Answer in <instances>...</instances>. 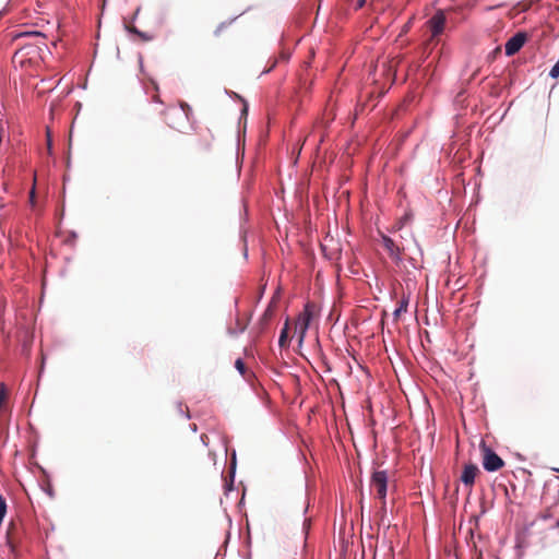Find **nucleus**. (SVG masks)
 <instances>
[{
  "mask_svg": "<svg viewBox=\"0 0 559 559\" xmlns=\"http://www.w3.org/2000/svg\"><path fill=\"white\" fill-rule=\"evenodd\" d=\"M227 25H228V24H226V23H222V24H219V25L217 26V28L215 29L214 34H215L216 36H219V35H221V33H222V32L227 27Z\"/></svg>",
  "mask_w": 559,
  "mask_h": 559,
  "instance_id": "nucleus-16",
  "label": "nucleus"
},
{
  "mask_svg": "<svg viewBox=\"0 0 559 559\" xmlns=\"http://www.w3.org/2000/svg\"><path fill=\"white\" fill-rule=\"evenodd\" d=\"M167 116V123L173 129L179 127L187 120L191 114V107L187 103H181L180 108L169 107L164 112Z\"/></svg>",
  "mask_w": 559,
  "mask_h": 559,
  "instance_id": "nucleus-1",
  "label": "nucleus"
},
{
  "mask_svg": "<svg viewBox=\"0 0 559 559\" xmlns=\"http://www.w3.org/2000/svg\"><path fill=\"white\" fill-rule=\"evenodd\" d=\"M395 66H396V62H383L382 63V73L385 74L388 76V79L391 80V83L394 82V79H395Z\"/></svg>",
  "mask_w": 559,
  "mask_h": 559,
  "instance_id": "nucleus-9",
  "label": "nucleus"
},
{
  "mask_svg": "<svg viewBox=\"0 0 559 559\" xmlns=\"http://www.w3.org/2000/svg\"><path fill=\"white\" fill-rule=\"evenodd\" d=\"M288 333H289V322L286 321L284 328L281 331L278 344L282 348L288 345Z\"/></svg>",
  "mask_w": 559,
  "mask_h": 559,
  "instance_id": "nucleus-10",
  "label": "nucleus"
},
{
  "mask_svg": "<svg viewBox=\"0 0 559 559\" xmlns=\"http://www.w3.org/2000/svg\"><path fill=\"white\" fill-rule=\"evenodd\" d=\"M51 139H50V134H49V131H47V147H48V152L50 153L51 152Z\"/></svg>",
  "mask_w": 559,
  "mask_h": 559,
  "instance_id": "nucleus-19",
  "label": "nucleus"
},
{
  "mask_svg": "<svg viewBox=\"0 0 559 559\" xmlns=\"http://www.w3.org/2000/svg\"><path fill=\"white\" fill-rule=\"evenodd\" d=\"M503 460L491 449L483 447V466L487 472H496L503 467Z\"/></svg>",
  "mask_w": 559,
  "mask_h": 559,
  "instance_id": "nucleus-4",
  "label": "nucleus"
},
{
  "mask_svg": "<svg viewBox=\"0 0 559 559\" xmlns=\"http://www.w3.org/2000/svg\"><path fill=\"white\" fill-rule=\"evenodd\" d=\"M309 527H310V522H309V520L306 519L304 521V530L306 531V533H308Z\"/></svg>",
  "mask_w": 559,
  "mask_h": 559,
  "instance_id": "nucleus-21",
  "label": "nucleus"
},
{
  "mask_svg": "<svg viewBox=\"0 0 559 559\" xmlns=\"http://www.w3.org/2000/svg\"><path fill=\"white\" fill-rule=\"evenodd\" d=\"M365 4H366V0H358L357 3H356L355 9L359 10V9L364 8Z\"/></svg>",
  "mask_w": 559,
  "mask_h": 559,
  "instance_id": "nucleus-18",
  "label": "nucleus"
},
{
  "mask_svg": "<svg viewBox=\"0 0 559 559\" xmlns=\"http://www.w3.org/2000/svg\"><path fill=\"white\" fill-rule=\"evenodd\" d=\"M371 487L376 490L378 499L381 501L382 509H385V498L388 490V474L384 471H377L371 476Z\"/></svg>",
  "mask_w": 559,
  "mask_h": 559,
  "instance_id": "nucleus-3",
  "label": "nucleus"
},
{
  "mask_svg": "<svg viewBox=\"0 0 559 559\" xmlns=\"http://www.w3.org/2000/svg\"><path fill=\"white\" fill-rule=\"evenodd\" d=\"M316 313V305L308 302L306 304L304 311L299 314L297 322H296V331L299 334V343L301 344L304 342V338L307 334V331L310 325V321L312 317Z\"/></svg>",
  "mask_w": 559,
  "mask_h": 559,
  "instance_id": "nucleus-2",
  "label": "nucleus"
},
{
  "mask_svg": "<svg viewBox=\"0 0 559 559\" xmlns=\"http://www.w3.org/2000/svg\"><path fill=\"white\" fill-rule=\"evenodd\" d=\"M527 40V35L524 32H519L512 36L504 46L506 55L511 57L520 51Z\"/></svg>",
  "mask_w": 559,
  "mask_h": 559,
  "instance_id": "nucleus-5",
  "label": "nucleus"
},
{
  "mask_svg": "<svg viewBox=\"0 0 559 559\" xmlns=\"http://www.w3.org/2000/svg\"><path fill=\"white\" fill-rule=\"evenodd\" d=\"M12 527L13 525L11 524L10 527L8 528V532H7V538H8V543L11 544V531H12Z\"/></svg>",
  "mask_w": 559,
  "mask_h": 559,
  "instance_id": "nucleus-20",
  "label": "nucleus"
},
{
  "mask_svg": "<svg viewBox=\"0 0 559 559\" xmlns=\"http://www.w3.org/2000/svg\"><path fill=\"white\" fill-rule=\"evenodd\" d=\"M127 31L135 36L140 33V29L133 25L127 26Z\"/></svg>",
  "mask_w": 559,
  "mask_h": 559,
  "instance_id": "nucleus-17",
  "label": "nucleus"
},
{
  "mask_svg": "<svg viewBox=\"0 0 559 559\" xmlns=\"http://www.w3.org/2000/svg\"><path fill=\"white\" fill-rule=\"evenodd\" d=\"M549 75L554 79L559 78V60L555 63V66L551 68Z\"/></svg>",
  "mask_w": 559,
  "mask_h": 559,
  "instance_id": "nucleus-15",
  "label": "nucleus"
},
{
  "mask_svg": "<svg viewBox=\"0 0 559 559\" xmlns=\"http://www.w3.org/2000/svg\"><path fill=\"white\" fill-rule=\"evenodd\" d=\"M556 471L559 473V468H558V469H556Z\"/></svg>",
  "mask_w": 559,
  "mask_h": 559,
  "instance_id": "nucleus-23",
  "label": "nucleus"
},
{
  "mask_svg": "<svg viewBox=\"0 0 559 559\" xmlns=\"http://www.w3.org/2000/svg\"><path fill=\"white\" fill-rule=\"evenodd\" d=\"M479 474V468L476 464L469 463L465 464L463 467L462 475L460 477V480L464 484L465 487H467L469 490H472L475 478Z\"/></svg>",
  "mask_w": 559,
  "mask_h": 559,
  "instance_id": "nucleus-6",
  "label": "nucleus"
},
{
  "mask_svg": "<svg viewBox=\"0 0 559 559\" xmlns=\"http://www.w3.org/2000/svg\"><path fill=\"white\" fill-rule=\"evenodd\" d=\"M236 325H237V331H231L230 330L231 334H236L237 332H243L246 330V326H247V324L241 322V320L239 318H237V320H236Z\"/></svg>",
  "mask_w": 559,
  "mask_h": 559,
  "instance_id": "nucleus-13",
  "label": "nucleus"
},
{
  "mask_svg": "<svg viewBox=\"0 0 559 559\" xmlns=\"http://www.w3.org/2000/svg\"><path fill=\"white\" fill-rule=\"evenodd\" d=\"M282 59H284L285 61L288 60V55H282Z\"/></svg>",
  "mask_w": 559,
  "mask_h": 559,
  "instance_id": "nucleus-22",
  "label": "nucleus"
},
{
  "mask_svg": "<svg viewBox=\"0 0 559 559\" xmlns=\"http://www.w3.org/2000/svg\"><path fill=\"white\" fill-rule=\"evenodd\" d=\"M407 310V302L402 301L400 307L394 311V317L399 318L402 312Z\"/></svg>",
  "mask_w": 559,
  "mask_h": 559,
  "instance_id": "nucleus-14",
  "label": "nucleus"
},
{
  "mask_svg": "<svg viewBox=\"0 0 559 559\" xmlns=\"http://www.w3.org/2000/svg\"><path fill=\"white\" fill-rule=\"evenodd\" d=\"M432 37L440 35L445 25V16L443 12L439 11L428 21Z\"/></svg>",
  "mask_w": 559,
  "mask_h": 559,
  "instance_id": "nucleus-7",
  "label": "nucleus"
},
{
  "mask_svg": "<svg viewBox=\"0 0 559 559\" xmlns=\"http://www.w3.org/2000/svg\"><path fill=\"white\" fill-rule=\"evenodd\" d=\"M136 37L139 38L140 41L147 43V41L153 40L155 36L153 34L140 31V33L138 34Z\"/></svg>",
  "mask_w": 559,
  "mask_h": 559,
  "instance_id": "nucleus-11",
  "label": "nucleus"
},
{
  "mask_svg": "<svg viewBox=\"0 0 559 559\" xmlns=\"http://www.w3.org/2000/svg\"><path fill=\"white\" fill-rule=\"evenodd\" d=\"M235 367L240 372L241 376L246 377L247 369H246V365L241 358H238L235 361Z\"/></svg>",
  "mask_w": 559,
  "mask_h": 559,
  "instance_id": "nucleus-12",
  "label": "nucleus"
},
{
  "mask_svg": "<svg viewBox=\"0 0 559 559\" xmlns=\"http://www.w3.org/2000/svg\"><path fill=\"white\" fill-rule=\"evenodd\" d=\"M382 245L385 250L389 252L390 257L396 261L401 260L402 252L404 251V247L397 246L393 239L390 237L382 235Z\"/></svg>",
  "mask_w": 559,
  "mask_h": 559,
  "instance_id": "nucleus-8",
  "label": "nucleus"
}]
</instances>
